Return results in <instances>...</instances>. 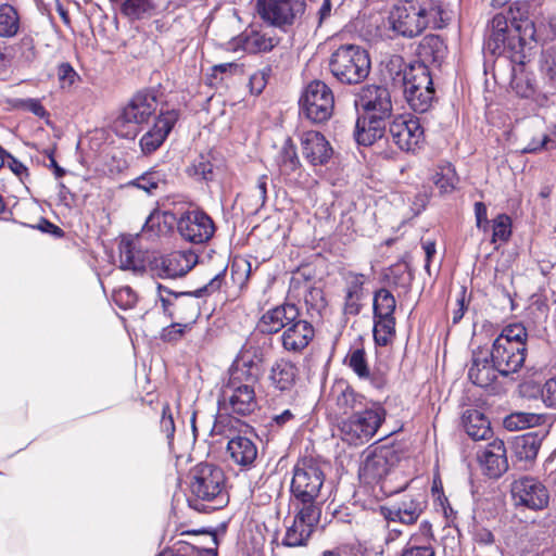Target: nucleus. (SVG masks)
Instances as JSON below:
<instances>
[{
  "instance_id": "nucleus-1",
  "label": "nucleus",
  "mask_w": 556,
  "mask_h": 556,
  "mask_svg": "<svg viewBox=\"0 0 556 556\" xmlns=\"http://www.w3.org/2000/svg\"><path fill=\"white\" fill-rule=\"evenodd\" d=\"M446 12L434 0H399L390 10V28L403 37H416L427 27L442 28Z\"/></svg>"
},
{
  "instance_id": "nucleus-2",
  "label": "nucleus",
  "mask_w": 556,
  "mask_h": 556,
  "mask_svg": "<svg viewBox=\"0 0 556 556\" xmlns=\"http://www.w3.org/2000/svg\"><path fill=\"white\" fill-rule=\"evenodd\" d=\"M223 469L214 464L201 463L190 471L188 503L198 511L222 508L228 502Z\"/></svg>"
},
{
  "instance_id": "nucleus-3",
  "label": "nucleus",
  "mask_w": 556,
  "mask_h": 556,
  "mask_svg": "<svg viewBox=\"0 0 556 556\" xmlns=\"http://www.w3.org/2000/svg\"><path fill=\"white\" fill-rule=\"evenodd\" d=\"M528 331L521 323L504 326L494 339L489 353L501 376L507 377L521 369L527 356Z\"/></svg>"
},
{
  "instance_id": "nucleus-4",
  "label": "nucleus",
  "mask_w": 556,
  "mask_h": 556,
  "mask_svg": "<svg viewBox=\"0 0 556 556\" xmlns=\"http://www.w3.org/2000/svg\"><path fill=\"white\" fill-rule=\"evenodd\" d=\"M225 270L215 275L208 283L193 292H173L159 285V298L164 313L170 318L194 324L200 316V304L197 299L219 291L225 282Z\"/></svg>"
},
{
  "instance_id": "nucleus-5",
  "label": "nucleus",
  "mask_w": 556,
  "mask_h": 556,
  "mask_svg": "<svg viewBox=\"0 0 556 556\" xmlns=\"http://www.w3.org/2000/svg\"><path fill=\"white\" fill-rule=\"evenodd\" d=\"M325 481L324 471L313 459L298 462L291 481L292 505L300 509L321 510L317 502Z\"/></svg>"
},
{
  "instance_id": "nucleus-6",
  "label": "nucleus",
  "mask_w": 556,
  "mask_h": 556,
  "mask_svg": "<svg viewBox=\"0 0 556 556\" xmlns=\"http://www.w3.org/2000/svg\"><path fill=\"white\" fill-rule=\"evenodd\" d=\"M329 66L332 75L340 83L355 85L367 78L371 62L365 48L345 43L332 52Z\"/></svg>"
},
{
  "instance_id": "nucleus-7",
  "label": "nucleus",
  "mask_w": 556,
  "mask_h": 556,
  "mask_svg": "<svg viewBox=\"0 0 556 556\" xmlns=\"http://www.w3.org/2000/svg\"><path fill=\"white\" fill-rule=\"evenodd\" d=\"M159 108L157 96L154 91H139L122 109L114 122V128L119 137L134 139Z\"/></svg>"
},
{
  "instance_id": "nucleus-8",
  "label": "nucleus",
  "mask_w": 556,
  "mask_h": 556,
  "mask_svg": "<svg viewBox=\"0 0 556 556\" xmlns=\"http://www.w3.org/2000/svg\"><path fill=\"white\" fill-rule=\"evenodd\" d=\"M386 419V409L379 403H371L365 409L352 414L339 424V433L349 445L368 443Z\"/></svg>"
},
{
  "instance_id": "nucleus-9",
  "label": "nucleus",
  "mask_w": 556,
  "mask_h": 556,
  "mask_svg": "<svg viewBox=\"0 0 556 556\" xmlns=\"http://www.w3.org/2000/svg\"><path fill=\"white\" fill-rule=\"evenodd\" d=\"M255 384V378L252 375L245 380L236 376L229 377L222 388L219 407L240 416L252 414L257 408Z\"/></svg>"
},
{
  "instance_id": "nucleus-10",
  "label": "nucleus",
  "mask_w": 556,
  "mask_h": 556,
  "mask_svg": "<svg viewBox=\"0 0 556 556\" xmlns=\"http://www.w3.org/2000/svg\"><path fill=\"white\" fill-rule=\"evenodd\" d=\"M333 106V93L321 80L309 83L300 99L301 114L316 124L328 121Z\"/></svg>"
},
{
  "instance_id": "nucleus-11",
  "label": "nucleus",
  "mask_w": 556,
  "mask_h": 556,
  "mask_svg": "<svg viewBox=\"0 0 556 556\" xmlns=\"http://www.w3.org/2000/svg\"><path fill=\"white\" fill-rule=\"evenodd\" d=\"M227 417H219L215 419L214 425L211 429L212 434H220L228 438L226 453L228 459L240 468L241 471L251 470L255 467L258 456V448L255 442L244 435L229 437L225 430V421H228Z\"/></svg>"
},
{
  "instance_id": "nucleus-12",
  "label": "nucleus",
  "mask_w": 556,
  "mask_h": 556,
  "mask_svg": "<svg viewBox=\"0 0 556 556\" xmlns=\"http://www.w3.org/2000/svg\"><path fill=\"white\" fill-rule=\"evenodd\" d=\"M177 231L185 241L203 244L213 238L216 227L207 213L194 208L187 210L178 215Z\"/></svg>"
},
{
  "instance_id": "nucleus-13",
  "label": "nucleus",
  "mask_w": 556,
  "mask_h": 556,
  "mask_svg": "<svg viewBox=\"0 0 556 556\" xmlns=\"http://www.w3.org/2000/svg\"><path fill=\"white\" fill-rule=\"evenodd\" d=\"M303 0H256L260 17L280 29L293 25L304 12Z\"/></svg>"
},
{
  "instance_id": "nucleus-14",
  "label": "nucleus",
  "mask_w": 556,
  "mask_h": 556,
  "mask_svg": "<svg viewBox=\"0 0 556 556\" xmlns=\"http://www.w3.org/2000/svg\"><path fill=\"white\" fill-rule=\"evenodd\" d=\"M371 403L343 379L333 382L326 399L327 409L333 415L354 414Z\"/></svg>"
},
{
  "instance_id": "nucleus-15",
  "label": "nucleus",
  "mask_w": 556,
  "mask_h": 556,
  "mask_svg": "<svg viewBox=\"0 0 556 556\" xmlns=\"http://www.w3.org/2000/svg\"><path fill=\"white\" fill-rule=\"evenodd\" d=\"M355 106L363 116L389 118L392 113L391 94L383 86H365L356 96Z\"/></svg>"
},
{
  "instance_id": "nucleus-16",
  "label": "nucleus",
  "mask_w": 556,
  "mask_h": 556,
  "mask_svg": "<svg viewBox=\"0 0 556 556\" xmlns=\"http://www.w3.org/2000/svg\"><path fill=\"white\" fill-rule=\"evenodd\" d=\"M511 496L517 506L541 510L548 505L549 494L546 486L531 477H523L513 482Z\"/></svg>"
},
{
  "instance_id": "nucleus-17",
  "label": "nucleus",
  "mask_w": 556,
  "mask_h": 556,
  "mask_svg": "<svg viewBox=\"0 0 556 556\" xmlns=\"http://www.w3.org/2000/svg\"><path fill=\"white\" fill-rule=\"evenodd\" d=\"M392 141L402 151H415L424 140V128L417 117L409 115L396 116L389 126Z\"/></svg>"
},
{
  "instance_id": "nucleus-18",
  "label": "nucleus",
  "mask_w": 556,
  "mask_h": 556,
  "mask_svg": "<svg viewBox=\"0 0 556 556\" xmlns=\"http://www.w3.org/2000/svg\"><path fill=\"white\" fill-rule=\"evenodd\" d=\"M395 452L386 446L366 451L359 467V478L365 483H374L387 476L396 460Z\"/></svg>"
},
{
  "instance_id": "nucleus-19",
  "label": "nucleus",
  "mask_w": 556,
  "mask_h": 556,
  "mask_svg": "<svg viewBox=\"0 0 556 556\" xmlns=\"http://www.w3.org/2000/svg\"><path fill=\"white\" fill-rule=\"evenodd\" d=\"M294 509L296 514L293 523L287 529L282 541L283 545L289 547H298L306 544L321 514V510Z\"/></svg>"
},
{
  "instance_id": "nucleus-20",
  "label": "nucleus",
  "mask_w": 556,
  "mask_h": 556,
  "mask_svg": "<svg viewBox=\"0 0 556 556\" xmlns=\"http://www.w3.org/2000/svg\"><path fill=\"white\" fill-rule=\"evenodd\" d=\"M500 371L495 368V363L491 361L488 348H477L472 351L471 359L468 366L469 380L481 388L491 386L498 377Z\"/></svg>"
},
{
  "instance_id": "nucleus-21",
  "label": "nucleus",
  "mask_w": 556,
  "mask_h": 556,
  "mask_svg": "<svg viewBox=\"0 0 556 556\" xmlns=\"http://www.w3.org/2000/svg\"><path fill=\"white\" fill-rule=\"evenodd\" d=\"M178 116L176 110L161 111L153 127L140 139L139 143L143 154H151L161 147L178 121Z\"/></svg>"
},
{
  "instance_id": "nucleus-22",
  "label": "nucleus",
  "mask_w": 556,
  "mask_h": 556,
  "mask_svg": "<svg viewBox=\"0 0 556 556\" xmlns=\"http://www.w3.org/2000/svg\"><path fill=\"white\" fill-rule=\"evenodd\" d=\"M280 41V38L269 29L244 31L230 42L233 51L242 50L248 53L268 52Z\"/></svg>"
},
{
  "instance_id": "nucleus-23",
  "label": "nucleus",
  "mask_w": 556,
  "mask_h": 556,
  "mask_svg": "<svg viewBox=\"0 0 556 556\" xmlns=\"http://www.w3.org/2000/svg\"><path fill=\"white\" fill-rule=\"evenodd\" d=\"M477 458L484 475L490 478H500L508 469L505 444L502 440H494L478 451Z\"/></svg>"
},
{
  "instance_id": "nucleus-24",
  "label": "nucleus",
  "mask_w": 556,
  "mask_h": 556,
  "mask_svg": "<svg viewBox=\"0 0 556 556\" xmlns=\"http://www.w3.org/2000/svg\"><path fill=\"white\" fill-rule=\"evenodd\" d=\"M198 262V255L192 251H174L155 261V269L163 278L182 277Z\"/></svg>"
},
{
  "instance_id": "nucleus-25",
  "label": "nucleus",
  "mask_w": 556,
  "mask_h": 556,
  "mask_svg": "<svg viewBox=\"0 0 556 556\" xmlns=\"http://www.w3.org/2000/svg\"><path fill=\"white\" fill-rule=\"evenodd\" d=\"M302 154L312 166L326 165L332 157L333 150L325 136L309 130L301 135Z\"/></svg>"
},
{
  "instance_id": "nucleus-26",
  "label": "nucleus",
  "mask_w": 556,
  "mask_h": 556,
  "mask_svg": "<svg viewBox=\"0 0 556 556\" xmlns=\"http://www.w3.org/2000/svg\"><path fill=\"white\" fill-rule=\"evenodd\" d=\"M301 317L299 307L292 303H283L268 309L260 319L258 328L264 333L285 331Z\"/></svg>"
},
{
  "instance_id": "nucleus-27",
  "label": "nucleus",
  "mask_w": 556,
  "mask_h": 556,
  "mask_svg": "<svg viewBox=\"0 0 556 556\" xmlns=\"http://www.w3.org/2000/svg\"><path fill=\"white\" fill-rule=\"evenodd\" d=\"M315 337L313 325L303 318L296 319L281 333V345L290 353H301Z\"/></svg>"
},
{
  "instance_id": "nucleus-28",
  "label": "nucleus",
  "mask_w": 556,
  "mask_h": 556,
  "mask_svg": "<svg viewBox=\"0 0 556 556\" xmlns=\"http://www.w3.org/2000/svg\"><path fill=\"white\" fill-rule=\"evenodd\" d=\"M426 505V494L417 493L414 496L403 498L392 508H389L384 516L388 521L412 525L417 521Z\"/></svg>"
},
{
  "instance_id": "nucleus-29",
  "label": "nucleus",
  "mask_w": 556,
  "mask_h": 556,
  "mask_svg": "<svg viewBox=\"0 0 556 556\" xmlns=\"http://www.w3.org/2000/svg\"><path fill=\"white\" fill-rule=\"evenodd\" d=\"M178 215L172 211L153 210L142 227L143 235L151 239L167 236L177 227Z\"/></svg>"
},
{
  "instance_id": "nucleus-30",
  "label": "nucleus",
  "mask_w": 556,
  "mask_h": 556,
  "mask_svg": "<svg viewBox=\"0 0 556 556\" xmlns=\"http://www.w3.org/2000/svg\"><path fill=\"white\" fill-rule=\"evenodd\" d=\"M508 23L504 15L496 14L492 22L488 37L485 39V48L493 54H502L506 48H514L511 39L507 35Z\"/></svg>"
},
{
  "instance_id": "nucleus-31",
  "label": "nucleus",
  "mask_w": 556,
  "mask_h": 556,
  "mask_svg": "<svg viewBox=\"0 0 556 556\" xmlns=\"http://www.w3.org/2000/svg\"><path fill=\"white\" fill-rule=\"evenodd\" d=\"M386 119L384 117L369 118V116L359 115L354 131L357 143L370 146L382 138L386 132Z\"/></svg>"
},
{
  "instance_id": "nucleus-32",
  "label": "nucleus",
  "mask_w": 556,
  "mask_h": 556,
  "mask_svg": "<svg viewBox=\"0 0 556 556\" xmlns=\"http://www.w3.org/2000/svg\"><path fill=\"white\" fill-rule=\"evenodd\" d=\"M299 369L289 359H277L271 366L269 379L273 386L280 391H290L298 379Z\"/></svg>"
},
{
  "instance_id": "nucleus-33",
  "label": "nucleus",
  "mask_w": 556,
  "mask_h": 556,
  "mask_svg": "<svg viewBox=\"0 0 556 556\" xmlns=\"http://www.w3.org/2000/svg\"><path fill=\"white\" fill-rule=\"evenodd\" d=\"M260 363L261 358L257 356L256 351L251 352L250 349H244L230 367L229 377L236 376V378L245 380L248 376L252 375L257 383L261 371Z\"/></svg>"
},
{
  "instance_id": "nucleus-34",
  "label": "nucleus",
  "mask_w": 556,
  "mask_h": 556,
  "mask_svg": "<svg viewBox=\"0 0 556 556\" xmlns=\"http://www.w3.org/2000/svg\"><path fill=\"white\" fill-rule=\"evenodd\" d=\"M466 433L473 440H485L491 433L490 421L477 409L467 410L463 417Z\"/></svg>"
},
{
  "instance_id": "nucleus-35",
  "label": "nucleus",
  "mask_w": 556,
  "mask_h": 556,
  "mask_svg": "<svg viewBox=\"0 0 556 556\" xmlns=\"http://www.w3.org/2000/svg\"><path fill=\"white\" fill-rule=\"evenodd\" d=\"M21 29V15L17 9L5 2L0 4V38L11 39Z\"/></svg>"
},
{
  "instance_id": "nucleus-36",
  "label": "nucleus",
  "mask_w": 556,
  "mask_h": 556,
  "mask_svg": "<svg viewBox=\"0 0 556 556\" xmlns=\"http://www.w3.org/2000/svg\"><path fill=\"white\" fill-rule=\"evenodd\" d=\"M511 91L516 96L525 99L532 98L535 102V97L540 93L535 90L534 77L531 73L525 71L521 66L513 70L510 79Z\"/></svg>"
},
{
  "instance_id": "nucleus-37",
  "label": "nucleus",
  "mask_w": 556,
  "mask_h": 556,
  "mask_svg": "<svg viewBox=\"0 0 556 556\" xmlns=\"http://www.w3.org/2000/svg\"><path fill=\"white\" fill-rule=\"evenodd\" d=\"M545 87L549 88L551 94L540 92L535 97L539 106H547L556 103V58L546 59L542 66Z\"/></svg>"
},
{
  "instance_id": "nucleus-38",
  "label": "nucleus",
  "mask_w": 556,
  "mask_h": 556,
  "mask_svg": "<svg viewBox=\"0 0 556 556\" xmlns=\"http://www.w3.org/2000/svg\"><path fill=\"white\" fill-rule=\"evenodd\" d=\"M276 165L283 176L294 173L300 166L296 148L291 138H286L277 155L275 156Z\"/></svg>"
},
{
  "instance_id": "nucleus-39",
  "label": "nucleus",
  "mask_w": 556,
  "mask_h": 556,
  "mask_svg": "<svg viewBox=\"0 0 556 556\" xmlns=\"http://www.w3.org/2000/svg\"><path fill=\"white\" fill-rule=\"evenodd\" d=\"M403 85L416 87V90L433 86L432 77L427 65L421 62L410 64L404 70Z\"/></svg>"
},
{
  "instance_id": "nucleus-40",
  "label": "nucleus",
  "mask_w": 556,
  "mask_h": 556,
  "mask_svg": "<svg viewBox=\"0 0 556 556\" xmlns=\"http://www.w3.org/2000/svg\"><path fill=\"white\" fill-rule=\"evenodd\" d=\"M542 438L534 432H528L514 441V451L520 460H533L541 447Z\"/></svg>"
},
{
  "instance_id": "nucleus-41",
  "label": "nucleus",
  "mask_w": 556,
  "mask_h": 556,
  "mask_svg": "<svg viewBox=\"0 0 556 556\" xmlns=\"http://www.w3.org/2000/svg\"><path fill=\"white\" fill-rule=\"evenodd\" d=\"M404 96L409 106L419 113L427 112L434 100V88H422L416 90V87H405Z\"/></svg>"
},
{
  "instance_id": "nucleus-42",
  "label": "nucleus",
  "mask_w": 556,
  "mask_h": 556,
  "mask_svg": "<svg viewBox=\"0 0 556 556\" xmlns=\"http://www.w3.org/2000/svg\"><path fill=\"white\" fill-rule=\"evenodd\" d=\"M119 263L124 270L141 271L144 269V261L141 253L136 250L131 241H122L119 244Z\"/></svg>"
},
{
  "instance_id": "nucleus-43",
  "label": "nucleus",
  "mask_w": 556,
  "mask_h": 556,
  "mask_svg": "<svg viewBox=\"0 0 556 556\" xmlns=\"http://www.w3.org/2000/svg\"><path fill=\"white\" fill-rule=\"evenodd\" d=\"M544 420L545 417L541 414L516 412L504 419V427L509 431H518L539 426Z\"/></svg>"
},
{
  "instance_id": "nucleus-44",
  "label": "nucleus",
  "mask_w": 556,
  "mask_h": 556,
  "mask_svg": "<svg viewBox=\"0 0 556 556\" xmlns=\"http://www.w3.org/2000/svg\"><path fill=\"white\" fill-rule=\"evenodd\" d=\"M161 5L162 0H126L122 12L131 18H140L153 14Z\"/></svg>"
},
{
  "instance_id": "nucleus-45",
  "label": "nucleus",
  "mask_w": 556,
  "mask_h": 556,
  "mask_svg": "<svg viewBox=\"0 0 556 556\" xmlns=\"http://www.w3.org/2000/svg\"><path fill=\"white\" fill-rule=\"evenodd\" d=\"M395 337L394 317H374V339L377 345L387 346Z\"/></svg>"
},
{
  "instance_id": "nucleus-46",
  "label": "nucleus",
  "mask_w": 556,
  "mask_h": 556,
  "mask_svg": "<svg viewBox=\"0 0 556 556\" xmlns=\"http://www.w3.org/2000/svg\"><path fill=\"white\" fill-rule=\"evenodd\" d=\"M433 182L442 193L452 192L458 182V176L454 166L450 163L438 165L433 175Z\"/></svg>"
},
{
  "instance_id": "nucleus-47",
  "label": "nucleus",
  "mask_w": 556,
  "mask_h": 556,
  "mask_svg": "<svg viewBox=\"0 0 556 556\" xmlns=\"http://www.w3.org/2000/svg\"><path fill=\"white\" fill-rule=\"evenodd\" d=\"M396 307L394 295L386 288L377 290L374 294V317H394Z\"/></svg>"
},
{
  "instance_id": "nucleus-48",
  "label": "nucleus",
  "mask_w": 556,
  "mask_h": 556,
  "mask_svg": "<svg viewBox=\"0 0 556 556\" xmlns=\"http://www.w3.org/2000/svg\"><path fill=\"white\" fill-rule=\"evenodd\" d=\"M516 7L517 13H515L513 7L510 8L511 13V26L515 31L518 34V40L520 43L526 42L528 39H534L535 27L534 23L530 21L528 17H523V13L521 12V8L517 7V3L514 4ZM525 5L522 7V9Z\"/></svg>"
},
{
  "instance_id": "nucleus-49",
  "label": "nucleus",
  "mask_w": 556,
  "mask_h": 556,
  "mask_svg": "<svg viewBox=\"0 0 556 556\" xmlns=\"http://www.w3.org/2000/svg\"><path fill=\"white\" fill-rule=\"evenodd\" d=\"M162 184H164V175H162L160 172L152 170L147 172L138 178L131 180L129 186H134L140 190H143L148 194H153V192L157 190Z\"/></svg>"
},
{
  "instance_id": "nucleus-50",
  "label": "nucleus",
  "mask_w": 556,
  "mask_h": 556,
  "mask_svg": "<svg viewBox=\"0 0 556 556\" xmlns=\"http://www.w3.org/2000/svg\"><path fill=\"white\" fill-rule=\"evenodd\" d=\"M399 556H435L433 544L422 541L418 536H410Z\"/></svg>"
},
{
  "instance_id": "nucleus-51",
  "label": "nucleus",
  "mask_w": 556,
  "mask_h": 556,
  "mask_svg": "<svg viewBox=\"0 0 556 556\" xmlns=\"http://www.w3.org/2000/svg\"><path fill=\"white\" fill-rule=\"evenodd\" d=\"M421 54L430 55L433 61L441 59L445 51L443 40L435 35L427 36L420 43Z\"/></svg>"
},
{
  "instance_id": "nucleus-52",
  "label": "nucleus",
  "mask_w": 556,
  "mask_h": 556,
  "mask_svg": "<svg viewBox=\"0 0 556 556\" xmlns=\"http://www.w3.org/2000/svg\"><path fill=\"white\" fill-rule=\"evenodd\" d=\"M348 364L361 379H369L370 372L364 349H355L348 355Z\"/></svg>"
},
{
  "instance_id": "nucleus-53",
  "label": "nucleus",
  "mask_w": 556,
  "mask_h": 556,
  "mask_svg": "<svg viewBox=\"0 0 556 556\" xmlns=\"http://www.w3.org/2000/svg\"><path fill=\"white\" fill-rule=\"evenodd\" d=\"M511 235V223L510 218L505 215H498L493 220V235H492V241H502L505 242L509 239Z\"/></svg>"
},
{
  "instance_id": "nucleus-54",
  "label": "nucleus",
  "mask_w": 556,
  "mask_h": 556,
  "mask_svg": "<svg viewBox=\"0 0 556 556\" xmlns=\"http://www.w3.org/2000/svg\"><path fill=\"white\" fill-rule=\"evenodd\" d=\"M268 176L262 175L257 178L255 186L251 190L252 205L257 210L263 207L267 200Z\"/></svg>"
},
{
  "instance_id": "nucleus-55",
  "label": "nucleus",
  "mask_w": 556,
  "mask_h": 556,
  "mask_svg": "<svg viewBox=\"0 0 556 556\" xmlns=\"http://www.w3.org/2000/svg\"><path fill=\"white\" fill-rule=\"evenodd\" d=\"M270 67L266 66L262 70L256 71L250 76L249 88L252 94H260L267 85L268 77L270 75Z\"/></svg>"
},
{
  "instance_id": "nucleus-56",
  "label": "nucleus",
  "mask_w": 556,
  "mask_h": 556,
  "mask_svg": "<svg viewBox=\"0 0 556 556\" xmlns=\"http://www.w3.org/2000/svg\"><path fill=\"white\" fill-rule=\"evenodd\" d=\"M190 323H173L172 325L163 328L161 338L165 342H177L180 340L185 332L190 329Z\"/></svg>"
},
{
  "instance_id": "nucleus-57",
  "label": "nucleus",
  "mask_w": 556,
  "mask_h": 556,
  "mask_svg": "<svg viewBox=\"0 0 556 556\" xmlns=\"http://www.w3.org/2000/svg\"><path fill=\"white\" fill-rule=\"evenodd\" d=\"M113 300L121 308L127 309L135 305L137 295L130 287H122L114 291Z\"/></svg>"
},
{
  "instance_id": "nucleus-58",
  "label": "nucleus",
  "mask_w": 556,
  "mask_h": 556,
  "mask_svg": "<svg viewBox=\"0 0 556 556\" xmlns=\"http://www.w3.org/2000/svg\"><path fill=\"white\" fill-rule=\"evenodd\" d=\"M190 173L201 179L210 180L212 179L213 165L206 156L200 155L190 167Z\"/></svg>"
},
{
  "instance_id": "nucleus-59",
  "label": "nucleus",
  "mask_w": 556,
  "mask_h": 556,
  "mask_svg": "<svg viewBox=\"0 0 556 556\" xmlns=\"http://www.w3.org/2000/svg\"><path fill=\"white\" fill-rule=\"evenodd\" d=\"M58 78L61 88H70L78 78L77 73L68 63H62L58 67Z\"/></svg>"
},
{
  "instance_id": "nucleus-60",
  "label": "nucleus",
  "mask_w": 556,
  "mask_h": 556,
  "mask_svg": "<svg viewBox=\"0 0 556 556\" xmlns=\"http://www.w3.org/2000/svg\"><path fill=\"white\" fill-rule=\"evenodd\" d=\"M160 427H161V431L163 433H165L167 440L170 441L174 438L175 424H174L173 414H172L168 405L163 407Z\"/></svg>"
},
{
  "instance_id": "nucleus-61",
  "label": "nucleus",
  "mask_w": 556,
  "mask_h": 556,
  "mask_svg": "<svg viewBox=\"0 0 556 556\" xmlns=\"http://www.w3.org/2000/svg\"><path fill=\"white\" fill-rule=\"evenodd\" d=\"M542 400L546 406L556 409V377L548 379L542 389Z\"/></svg>"
},
{
  "instance_id": "nucleus-62",
  "label": "nucleus",
  "mask_w": 556,
  "mask_h": 556,
  "mask_svg": "<svg viewBox=\"0 0 556 556\" xmlns=\"http://www.w3.org/2000/svg\"><path fill=\"white\" fill-rule=\"evenodd\" d=\"M466 289L462 288L456 299V308L452 313V321L454 325L458 324L468 308L469 301L466 300Z\"/></svg>"
},
{
  "instance_id": "nucleus-63",
  "label": "nucleus",
  "mask_w": 556,
  "mask_h": 556,
  "mask_svg": "<svg viewBox=\"0 0 556 556\" xmlns=\"http://www.w3.org/2000/svg\"><path fill=\"white\" fill-rule=\"evenodd\" d=\"M363 285H364V275L362 274H355L351 276V279L349 280V286L346 289V294H349V298H361L362 291H363Z\"/></svg>"
},
{
  "instance_id": "nucleus-64",
  "label": "nucleus",
  "mask_w": 556,
  "mask_h": 556,
  "mask_svg": "<svg viewBox=\"0 0 556 556\" xmlns=\"http://www.w3.org/2000/svg\"><path fill=\"white\" fill-rule=\"evenodd\" d=\"M473 541L481 545H491L494 543L493 533L483 527L475 526L472 530Z\"/></svg>"
}]
</instances>
